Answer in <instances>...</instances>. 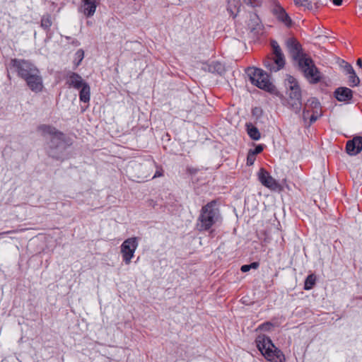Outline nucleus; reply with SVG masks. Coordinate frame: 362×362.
I'll return each mask as SVG.
<instances>
[{
	"instance_id": "39448f33",
	"label": "nucleus",
	"mask_w": 362,
	"mask_h": 362,
	"mask_svg": "<svg viewBox=\"0 0 362 362\" xmlns=\"http://www.w3.org/2000/svg\"><path fill=\"white\" fill-rule=\"evenodd\" d=\"M247 74L251 83L257 87L270 93L274 91L275 86L270 82L267 74L263 70L250 67L247 69Z\"/></svg>"
},
{
	"instance_id": "dca6fc26",
	"label": "nucleus",
	"mask_w": 362,
	"mask_h": 362,
	"mask_svg": "<svg viewBox=\"0 0 362 362\" xmlns=\"http://www.w3.org/2000/svg\"><path fill=\"white\" fill-rule=\"evenodd\" d=\"M306 108L313 109V112L310 117V124L315 122L320 116V104L315 98H311L305 104Z\"/></svg>"
},
{
	"instance_id": "423d86ee",
	"label": "nucleus",
	"mask_w": 362,
	"mask_h": 362,
	"mask_svg": "<svg viewBox=\"0 0 362 362\" xmlns=\"http://www.w3.org/2000/svg\"><path fill=\"white\" fill-rule=\"evenodd\" d=\"M298 64L305 77L310 83H317L321 80V73L310 58L302 57L299 59Z\"/></svg>"
},
{
	"instance_id": "412c9836",
	"label": "nucleus",
	"mask_w": 362,
	"mask_h": 362,
	"mask_svg": "<svg viewBox=\"0 0 362 362\" xmlns=\"http://www.w3.org/2000/svg\"><path fill=\"white\" fill-rule=\"evenodd\" d=\"M81 91L79 93L80 100L83 103H88L90 98V88L89 85L86 83L81 87Z\"/></svg>"
},
{
	"instance_id": "6e6552de",
	"label": "nucleus",
	"mask_w": 362,
	"mask_h": 362,
	"mask_svg": "<svg viewBox=\"0 0 362 362\" xmlns=\"http://www.w3.org/2000/svg\"><path fill=\"white\" fill-rule=\"evenodd\" d=\"M11 66L23 80L38 69L34 64L25 59H13L11 60Z\"/></svg>"
},
{
	"instance_id": "9b49d317",
	"label": "nucleus",
	"mask_w": 362,
	"mask_h": 362,
	"mask_svg": "<svg viewBox=\"0 0 362 362\" xmlns=\"http://www.w3.org/2000/svg\"><path fill=\"white\" fill-rule=\"evenodd\" d=\"M24 80L32 91L39 93L42 90L43 82L39 69H37L32 74H30V76L26 77Z\"/></svg>"
},
{
	"instance_id": "b1692460",
	"label": "nucleus",
	"mask_w": 362,
	"mask_h": 362,
	"mask_svg": "<svg viewBox=\"0 0 362 362\" xmlns=\"http://www.w3.org/2000/svg\"><path fill=\"white\" fill-rule=\"evenodd\" d=\"M316 281V277L314 274H310L308 276L305 281L304 289L310 290L315 285Z\"/></svg>"
},
{
	"instance_id": "4468645a",
	"label": "nucleus",
	"mask_w": 362,
	"mask_h": 362,
	"mask_svg": "<svg viewBox=\"0 0 362 362\" xmlns=\"http://www.w3.org/2000/svg\"><path fill=\"white\" fill-rule=\"evenodd\" d=\"M286 47L289 53L291 54L294 59L299 62V59L302 57H306L301 53L300 45L295 39L290 38L287 40Z\"/></svg>"
},
{
	"instance_id": "1a4fd4ad",
	"label": "nucleus",
	"mask_w": 362,
	"mask_h": 362,
	"mask_svg": "<svg viewBox=\"0 0 362 362\" xmlns=\"http://www.w3.org/2000/svg\"><path fill=\"white\" fill-rule=\"evenodd\" d=\"M138 245V238L136 237L127 238L122 243L120 252L126 264H129L132 262Z\"/></svg>"
},
{
	"instance_id": "ddd939ff",
	"label": "nucleus",
	"mask_w": 362,
	"mask_h": 362,
	"mask_svg": "<svg viewBox=\"0 0 362 362\" xmlns=\"http://www.w3.org/2000/svg\"><path fill=\"white\" fill-rule=\"evenodd\" d=\"M100 0H81V10L86 17L93 16Z\"/></svg>"
},
{
	"instance_id": "cd10ccee",
	"label": "nucleus",
	"mask_w": 362,
	"mask_h": 362,
	"mask_svg": "<svg viewBox=\"0 0 362 362\" xmlns=\"http://www.w3.org/2000/svg\"><path fill=\"white\" fill-rule=\"evenodd\" d=\"M341 67L343 69V70L346 74H349L351 72L353 73L354 69H353L352 66L350 64H349L344 61L341 62Z\"/></svg>"
},
{
	"instance_id": "e433bc0d",
	"label": "nucleus",
	"mask_w": 362,
	"mask_h": 362,
	"mask_svg": "<svg viewBox=\"0 0 362 362\" xmlns=\"http://www.w3.org/2000/svg\"><path fill=\"white\" fill-rule=\"evenodd\" d=\"M332 2L336 6H340L342 3V0H332Z\"/></svg>"
},
{
	"instance_id": "4be33fe9",
	"label": "nucleus",
	"mask_w": 362,
	"mask_h": 362,
	"mask_svg": "<svg viewBox=\"0 0 362 362\" xmlns=\"http://www.w3.org/2000/svg\"><path fill=\"white\" fill-rule=\"evenodd\" d=\"M208 71L212 73L222 74L224 72L223 65L218 62H213L211 64L207 65Z\"/></svg>"
},
{
	"instance_id": "473e14b6",
	"label": "nucleus",
	"mask_w": 362,
	"mask_h": 362,
	"mask_svg": "<svg viewBox=\"0 0 362 362\" xmlns=\"http://www.w3.org/2000/svg\"><path fill=\"white\" fill-rule=\"evenodd\" d=\"M272 327V325L270 322H266L260 325L259 326V329L261 330H269L270 328Z\"/></svg>"
},
{
	"instance_id": "f704fd0d",
	"label": "nucleus",
	"mask_w": 362,
	"mask_h": 362,
	"mask_svg": "<svg viewBox=\"0 0 362 362\" xmlns=\"http://www.w3.org/2000/svg\"><path fill=\"white\" fill-rule=\"evenodd\" d=\"M309 109L310 108H306L303 110V119L306 121L307 119L309 117V115H308V112H309Z\"/></svg>"
},
{
	"instance_id": "7c9ffc66",
	"label": "nucleus",
	"mask_w": 362,
	"mask_h": 362,
	"mask_svg": "<svg viewBox=\"0 0 362 362\" xmlns=\"http://www.w3.org/2000/svg\"><path fill=\"white\" fill-rule=\"evenodd\" d=\"M255 160V156L249 152L247 158V164L248 165H252L254 163Z\"/></svg>"
},
{
	"instance_id": "c85d7f7f",
	"label": "nucleus",
	"mask_w": 362,
	"mask_h": 362,
	"mask_svg": "<svg viewBox=\"0 0 362 362\" xmlns=\"http://www.w3.org/2000/svg\"><path fill=\"white\" fill-rule=\"evenodd\" d=\"M84 57V52L83 49H78L75 54V60H78L76 62V65L78 66Z\"/></svg>"
},
{
	"instance_id": "7ed1b4c3",
	"label": "nucleus",
	"mask_w": 362,
	"mask_h": 362,
	"mask_svg": "<svg viewBox=\"0 0 362 362\" xmlns=\"http://www.w3.org/2000/svg\"><path fill=\"white\" fill-rule=\"evenodd\" d=\"M257 346L265 358L271 362H283L284 355L277 349L269 337L264 335L258 336L256 339Z\"/></svg>"
},
{
	"instance_id": "2f4dec72",
	"label": "nucleus",
	"mask_w": 362,
	"mask_h": 362,
	"mask_svg": "<svg viewBox=\"0 0 362 362\" xmlns=\"http://www.w3.org/2000/svg\"><path fill=\"white\" fill-rule=\"evenodd\" d=\"M262 150H263V147H262V145H257V146L255 148V149H253V150H250V151H249V152H250L252 154H253V155H255H255H257V154H258V153H261V152L262 151Z\"/></svg>"
},
{
	"instance_id": "9d476101",
	"label": "nucleus",
	"mask_w": 362,
	"mask_h": 362,
	"mask_svg": "<svg viewBox=\"0 0 362 362\" xmlns=\"http://www.w3.org/2000/svg\"><path fill=\"white\" fill-rule=\"evenodd\" d=\"M257 176L259 181L264 187L270 189L271 190L281 189V185L264 168H261L259 170Z\"/></svg>"
},
{
	"instance_id": "aec40b11",
	"label": "nucleus",
	"mask_w": 362,
	"mask_h": 362,
	"mask_svg": "<svg viewBox=\"0 0 362 362\" xmlns=\"http://www.w3.org/2000/svg\"><path fill=\"white\" fill-rule=\"evenodd\" d=\"M240 6V0H228L227 10L230 16L235 17Z\"/></svg>"
},
{
	"instance_id": "0eeeda50",
	"label": "nucleus",
	"mask_w": 362,
	"mask_h": 362,
	"mask_svg": "<svg viewBox=\"0 0 362 362\" xmlns=\"http://www.w3.org/2000/svg\"><path fill=\"white\" fill-rule=\"evenodd\" d=\"M272 47L274 58L267 59L264 61V66L269 71L276 72L281 69L285 65L284 55L281 51V47L276 41H272Z\"/></svg>"
},
{
	"instance_id": "58836bf2",
	"label": "nucleus",
	"mask_w": 362,
	"mask_h": 362,
	"mask_svg": "<svg viewBox=\"0 0 362 362\" xmlns=\"http://www.w3.org/2000/svg\"><path fill=\"white\" fill-rule=\"evenodd\" d=\"M356 65L358 66L359 67L362 66V60H361V59H357Z\"/></svg>"
},
{
	"instance_id": "6ab92c4d",
	"label": "nucleus",
	"mask_w": 362,
	"mask_h": 362,
	"mask_svg": "<svg viewBox=\"0 0 362 362\" xmlns=\"http://www.w3.org/2000/svg\"><path fill=\"white\" fill-rule=\"evenodd\" d=\"M246 129L247 134L252 140L258 141L261 138L259 131L251 123L246 124Z\"/></svg>"
},
{
	"instance_id": "4c0bfd02",
	"label": "nucleus",
	"mask_w": 362,
	"mask_h": 362,
	"mask_svg": "<svg viewBox=\"0 0 362 362\" xmlns=\"http://www.w3.org/2000/svg\"><path fill=\"white\" fill-rule=\"evenodd\" d=\"M162 176V173L160 171H156L154 175L153 176V178L158 177Z\"/></svg>"
},
{
	"instance_id": "ea45409f",
	"label": "nucleus",
	"mask_w": 362,
	"mask_h": 362,
	"mask_svg": "<svg viewBox=\"0 0 362 362\" xmlns=\"http://www.w3.org/2000/svg\"><path fill=\"white\" fill-rule=\"evenodd\" d=\"M153 166V163L151 162H149V170H151Z\"/></svg>"
},
{
	"instance_id": "2eb2a0df",
	"label": "nucleus",
	"mask_w": 362,
	"mask_h": 362,
	"mask_svg": "<svg viewBox=\"0 0 362 362\" xmlns=\"http://www.w3.org/2000/svg\"><path fill=\"white\" fill-rule=\"evenodd\" d=\"M272 13L276 16V18L279 21L282 22L287 27L291 26L292 21L284 8L280 5H275L272 8Z\"/></svg>"
},
{
	"instance_id": "72a5a7b5",
	"label": "nucleus",
	"mask_w": 362,
	"mask_h": 362,
	"mask_svg": "<svg viewBox=\"0 0 362 362\" xmlns=\"http://www.w3.org/2000/svg\"><path fill=\"white\" fill-rule=\"evenodd\" d=\"M247 1H248V4H250L253 7L258 6L261 2V0H247Z\"/></svg>"
},
{
	"instance_id": "a878e982",
	"label": "nucleus",
	"mask_w": 362,
	"mask_h": 362,
	"mask_svg": "<svg viewBox=\"0 0 362 362\" xmlns=\"http://www.w3.org/2000/svg\"><path fill=\"white\" fill-rule=\"evenodd\" d=\"M52 23L51 21V16L49 15H45L41 19V27L45 30L49 29Z\"/></svg>"
},
{
	"instance_id": "bb28decb",
	"label": "nucleus",
	"mask_w": 362,
	"mask_h": 362,
	"mask_svg": "<svg viewBox=\"0 0 362 362\" xmlns=\"http://www.w3.org/2000/svg\"><path fill=\"white\" fill-rule=\"evenodd\" d=\"M259 267V263L258 262H252L250 264H244L241 267L240 270L243 272H247L251 269H256Z\"/></svg>"
},
{
	"instance_id": "20e7f679",
	"label": "nucleus",
	"mask_w": 362,
	"mask_h": 362,
	"mask_svg": "<svg viewBox=\"0 0 362 362\" xmlns=\"http://www.w3.org/2000/svg\"><path fill=\"white\" fill-rule=\"evenodd\" d=\"M285 86L288 95V104L290 108L298 113L301 108V92L297 80L291 75H287Z\"/></svg>"
},
{
	"instance_id": "f257e3e1",
	"label": "nucleus",
	"mask_w": 362,
	"mask_h": 362,
	"mask_svg": "<svg viewBox=\"0 0 362 362\" xmlns=\"http://www.w3.org/2000/svg\"><path fill=\"white\" fill-rule=\"evenodd\" d=\"M38 131L43 136L49 135L52 137L49 142V155L57 159L61 158V154L65 148L64 134L57 131L55 127L46 124L38 127Z\"/></svg>"
},
{
	"instance_id": "c756f323",
	"label": "nucleus",
	"mask_w": 362,
	"mask_h": 362,
	"mask_svg": "<svg viewBox=\"0 0 362 362\" xmlns=\"http://www.w3.org/2000/svg\"><path fill=\"white\" fill-rule=\"evenodd\" d=\"M296 5L304 6L305 8L311 7V3L308 0H298L294 1Z\"/></svg>"
},
{
	"instance_id": "5701e85b",
	"label": "nucleus",
	"mask_w": 362,
	"mask_h": 362,
	"mask_svg": "<svg viewBox=\"0 0 362 362\" xmlns=\"http://www.w3.org/2000/svg\"><path fill=\"white\" fill-rule=\"evenodd\" d=\"M146 165H143L139 163H134L132 165V168L135 169L136 171H138V175H136V177L139 179L144 180L145 178H147L148 176H150V173H146L145 172H143V170L146 168Z\"/></svg>"
},
{
	"instance_id": "c9c22d12",
	"label": "nucleus",
	"mask_w": 362,
	"mask_h": 362,
	"mask_svg": "<svg viewBox=\"0 0 362 362\" xmlns=\"http://www.w3.org/2000/svg\"><path fill=\"white\" fill-rule=\"evenodd\" d=\"M16 232V230H7V231H4V232L0 233V237H1V236H2V235H4L15 233Z\"/></svg>"
},
{
	"instance_id": "f8f14e48",
	"label": "nucleus",
	"mask_w": 362,
	"mask_h": 362,
	"mask_svg": "<svg viewBox=\"0 0 362 362\" xmlns=\"http://www.w3.org/2000/svg\"><path fill=\"white\" fill-rule=\"evenodd\" d=\"M346 153L351 156H356L362 151V136H356L349 140L346 145Z\"/></svg>"
},
{
	"instance_id": "a211bd4d",
	"label": "nucleus",
	"mask_w": 362,
	"mask_h": 362,
	"mask_svg": "<svg viewBox=\"0 0 362 362\" xmlns=\"http://www.w3.org/2000/svg\"><path fill=\"white\" fill-rule=\"evenodd\" d=\"M335 97L339 101H346L352 98V90L346 87L337 88L335 92Z\"/></svg>"
},
{
	"instance_id": "f3484780",
	"label": "nucleus",
	"mask_w": 362,
	"mask_h": 362,
	"mask_svg": "<svg viewBox=\"0 0 362 362\" xmlns=\"http://www.w3.org/2000/svg\"><path fill=\"white\" fill-rule=\"evenodd\" d=\"M86 83L82 77L76 73H71L67 79V83L76 89L81 88Z\"/></svg>"
},
{
	"instance_id": "393cba45",
	"label": "nucleus",
	"mask_w": 362,
	"mask_h": 362,
	"mask_svg": "<svg viewBox=\"0 0 362 362\" xmlns=\"http://www.w3.org/2000/svg\"><path fill=\"white\" fill-rule=\"evenodd\" d=\"M349 82L351 86H357L360 83V79L356 75L354 69L353 70V73L351 72L349 74Z\"/></svg>"
},
{
	"instance_id": "f03ea898",
	"label": "nucleus",
	"mask_w": 362,
	"mask_h": 362,
	"mask_svg": "<svg viewBox=\"0 0 362 362\" xmlns=\"http://www.w3.org/2000/svg\"><path fill=\"white\" fill-rule=\"evenodd\" d=\"M221 220V216L216 202L213 201L202 207L198 218L197 228L199 231L209 230Z\"/></svg>"
}]
</instances>
